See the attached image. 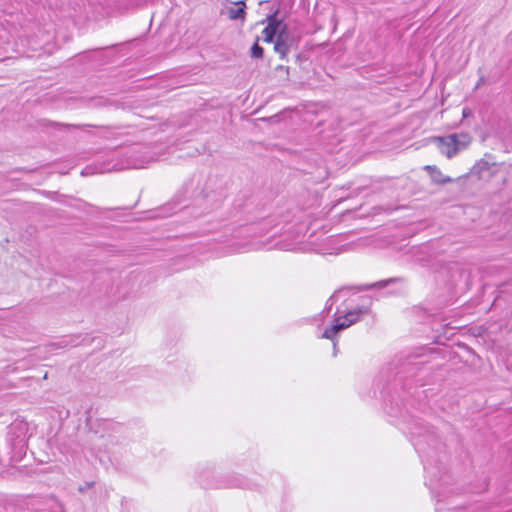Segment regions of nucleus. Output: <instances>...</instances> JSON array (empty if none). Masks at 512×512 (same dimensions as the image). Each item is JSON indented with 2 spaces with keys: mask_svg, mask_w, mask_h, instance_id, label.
<instances>
[{
  "mask_svg": "<svg viewBox=\"0 0 512 512\" xmlns=\"http://www.w3.org/2000/svg\"><path fill=\"white\" fill-rule=\"evenodd\" d=\"M263 35L266 42H272L275 39L274 51L281 58H285L295 45V39L287 30L286 25L273 16L268 18V25L263 30Z\"/></svg>",
  "mask_w": 512,
  "mask_h": 512,
  "instance_id": "1",
  "label": "nucleus"
},
{
  "mask_svg": "<svg viewBox=\"0 0 512 512\" xmlns=\"http://www.w3.org/2000/svg\"><path fill=\"white\" fill-rule=\"evenodd\" d=\"M391 280H387V281H380V282H377V283H374V284H371V285H366L363 287L364 290H368V289H371L373 287H385L387 285L388 282H390Z\"/></svg>",
  "mask_w": 512,
  "mask_h": 512,
  "instance_id": "9",
  "label": "nucleus"
},
{
  "mask_svg": "<svg viewBox=\"0 0 512 512\" xmlns=\"http://www.w3.org/2000/svg\"><path fill=\"white\" fill-rule=\"evenodd\" d=\"M225 13L231 20L244 19L245 17V3L240 1L233 3L225 9Z\"/></svg>",
  "mask_w": 512,
  "mask_h": 512,
  "instance_id": "5",
  "label": "nucleus"
},
{
  "mask_svg": "<svg viewBox=\"0 0 512 512\" xmlns=\"http://www.w3.org/2000/svg\"><path fill=\"white\" fill-rule=\"evenodd\" d=\"M275 70L281 74L280 77L283 81H289L290 69L288 66L278 65Z\"/></svg>",
  "mask_w": 512,
  "mask_h": 512,
  "instance_id": "7",
  "label": "nucleus"
},
{
  "mask_svg": "<svg viewBox=\"0 0 512 512\" xmlns=\"http://www.w3.org/2000/svg\"><path fill=\"white\" fill-rule=\"evenodd\" d=\"M358 319V314L355 312L347 313L343 318H338L335 320V323L327 328L322 337L326 339H333L334 336L341 330L348 328L350 325L355 323Z\"/></svg>",
  "mask_w": 512,
  "mask_h": 512,
  "instance_id": "3",
  "label": "nucleus"
},
{
  "mask_svg": "<svg viewBox=\"0 0 512 512\" xmlns=\"http://www.w3.org/2000/svg\"><path fill=\"white\" fill-rule=\"evenodd\" d=\"M251 56L254 58L261 59L263 57V48L255 43L251 48Z\"/></svg>",
  "mask_w": 512,
  "mask_h": 512,
  "instance_id": "8",
  "label": "nucleus"
},
{
  "mask_svg": "<svg viewBox=\"0 0 512 512\" xmlns=\"http://www.w3.org/2000/svg\"><path fill=\"white\" fill-rule=\"evenodd\" d=\"M470 115V110L468 108L463 109V117H468Z\"/></svg>",
  "mask_w": 512,
  "mask_h": 512,
  "instance_id": "10",
  "label": "nucleus"
},
{
  "mask_svg": "<svg viewBox=\"0 0 512 512\" xmlns=\"http://www.w3.org/2000/svg\"><path fill=\"white\" fill-rule=\"evenodd\" d=\"M423 169L427 172L431 182L435 185L442 186L454 182L452 177L445 175L436 165H426Z\"/></svg>",
  "mask_w": 512,
  "mask_h": 512,
  "instance_id": "4",
  "label": "nucleus"
},
{
  "mask_svg": "<svg viewBox=\"0 0 512 512\" xmlns=\"http://www.w3.org/2000/svg\"><path fill=\"white\" fill-rule=\"evenodd\" d=\"M490 168L489 162L485 160H480L474 164V166L471 169L472 174L478 175V177H481L482 173Z\"/></svg>",
  "mask_w": 512,
  "mask_h": 512,
  "instance_id": "6",
  "label": "nucleus"
},
{
  "mask_svg": "<svg viewBox=\"0 0 512 512\" xmlns=\"http://www.w3.org/2000/svg\"><path fill=\"white\" fill-rule=\"evenodd\" d=\"M428 141L436 144L440 153L447 159H452L460 151L467 149L471 145L473 137L467 132H460L447 136H433Z\"/></svg>",
  "mask_w": 512,
  "mask_h": 512,
  "instance_id": "2",
  "label": "nucleus"
}]
</instances>
